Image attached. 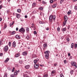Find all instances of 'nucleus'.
<instances>
[{
	"instance_id": "de8ad7c7",
	"label": "nucleus",
	"mask_w": 77,
	"mask_h": 77,
	"mask_svg": "<svg viewBox=\"0 0 77 77\" xmlns=\"http://www.w3.org/2000/svg\"><path fill=\"white\" fill-rule=\"evenodd\" d=\"M75 48H77V44H75Z\"/></svg>"
},
{
	"instance_id": "0eeeda50",
	"label": "nucleus",
	"mask_w": 77,
	"mask_h": 77,
	"mask_svg": "<svg viewBox=\"0 0 77 77\" xmlns=\"http://www.w3.org/2000/svg\"><path fill=\"white\" fill-rule=\"evenodd\" d=\"M12 46L13 47H16V42L14 41L12 43Z\"/></svg>"
},
{
	"instance_id": "b1692460",
	"label": "nucleus",
	"mask_w": 77,
	"mask_h": 77,
	"mask_svg": "<svg viewBox=\"0 0 77 77\" xmlns=\"http://www.w3.org/2000/svg\"><path fill=\"white\" fill-rule=\"evenodd\" d=\"M10 33L11 34V35H14L15 33V31H12L11 32H10Z\"/></svg>"
},
{
	"instance_id": "a211bd4d",
	"label": "nucleus",
	"mask_w": 77,
	"mask_h": 77,
	"mask_svg": "<svg viewBox=\"0 0 77 77\" xmlns=\"http://www.w3.org/2000/svg\"><path fill=\"white\" fill-rule=\"evenodd\" d=\"M43 47L45 48L47 47V44L46 43H45L43 45Z\"/></svg>"
},
{
	"instance_id": "c9c22d12",
	"label": "nucleus",
	"mask_w": 77,
	"mask_h": 77,
	"mask_svg": "<svg viewBox=\"0 0 77 77\" xmlns=\"http://www.w3.org/2000/svg\"><path fill=\"white\" fill-rule=\"evenodd\" d=\"M60 77H64V76L62 74H60Z\"/></svg>"
},
{
	"instance_id": "412c9836",
	"label": "nucleus",
	"mask_w": 77,
	"mask_h": 77,
	"mask_svg": "<svg viewBox=\"0 0 77 77\" xmlns=\"http://www.w3.org/2000/svg\"><path fill=\"white\" fill-rule=\"evenodd\" d=\"M66 21H64L63 24V26H65L66 25Z\"/></svg>"
},
{
	"instance_id": "ddd939ff",
	"label": "nucleus",
	"mask_w": 77,
	"mask_h": 77,
	"mask_svg": "<svg viewBox=\"0 0 77 77\" xmlns=\"http://www.w3.org/2000/svg\"><path fill=\"white\" fill-rule=\"evenodd\" d=\"M66 29L65 28H63L61 29V30L62 32H65L66 30Z\"/></svg>"
},
{
	"instance_id": "9d476101",
	"label": "nucleus",
	"mask_w": 77,
	"mask_h": 77,
	"mask_svg": "<svg viewBox=\"0 0 77 77\" xmlns=\"http://www.w3.org/2000/svg\"><path fill=\"white\" fill-rule=\"evenodd\" d=\"M38 67H39V65L38 64H35L34 65V68H38Z\"/></svg>"
},
{
	"instance_id": "6e6552de",
	"label": "nucleus",
	"mask_w": 77,
	"mask_h": 77,
	"mask_svg": "<svg viewBox=\"0 0 77 77\" xmlns=\"http://www.w3.org/2000/svg\"><path fill=\"white\" fill-rule=\"evenodd\" d=\"M49 57V54H45V57L46 59H48Z\"/></svg>"
},
{
	"instance_id": "bb28decb",
	"label": "nucleus",
	"mask_w": 77,
	"mask_h": 77,
	"mask_svg": "<svg viewBox=\"0 0 77 77\" xmlns=\"http://www.w3.org/2000/svg\"><path fill=\"white\" fill-rule=\"evenodd\" d=\"M26 30L27 32H29V28L28 27H27L26 29Z\"/></svg>"
},
{
	"instance_id": "69168bd1",
	"label": "nucleus",
	"mask_w": 77,
	"mask_h": 77,
	"mask_svg": "<svg viewBox=\"0 0 77 77\" xmlns=\"http://www.w3.org/2000/svg\"><path fill=\"white\" fill-rule=\"evenodd\" d=\"M47 30H49V28H48L46 29Z\"/></svg>"
},
{
	"instance_id": "bf43d9fd",
	"label": "nucleus",
	"mask_w": 77,
	"mask_h": 77,
	"mask_svg": "<svg viewBox=\"0 0 77 77\" xmlns=\"http://www.w3.org/2000/svg\"><path fill=\"white\" fill-rule=\"evenodd\" d=\"M25 18H27V16L26 15H25Z\"/></svg>"
},
{
	"instance_id": "5701e85b",
	"label": "nucleus",
	"mask_w": 77,
	"mask_h": 77,
	"mask_svg": "<svg viewBox=\"0 0 77 77\" xmlns=\"http://www.w3.org/2000/svg\"><path fill=\"white\" fill-rule=\"evenodd\" d=\"M36 3H34L32 5V7H35V6H36Z\"/></svg>"
},
{
	"instance_id": "79ce46f5",
	"label": "nucleus",
	"mask_w": 77,
	"mask_h": 77,
	"mask_svg": "<svg viewBox=\"0 0 77 77\" xmlns=\"http://www.w3.org/2000/svg\"><path fill=\"white\" fill-rule=\"evenodd\" d=\"M48 76V75L46 74L43 76V77H47Z\"/></svg>"
},
{
	"instance_id": "473e14b6",
	"label": "nucleus",
	"mask_w": 77,
	"mask_h": 77,
	"mask_svg": "<svg viewBox=\"0 0 77 77\" xmlns=\"http://www.w3.org/2000/svg\"><path fill=\"white\" fill-rule=\"evenodd\" d=\"M11 77H15V76H14V74H12L11 75Z\"/></svg>"
},
{
	"instance_id": "f3484780",
	"label": "nucleus",
	"mask_w": 77,
	"mask_h": 77,
	"mask_svg": "<svg viewBox=\"0 0 77 77\" xmlns=\"http://www.w3.org/2000/svg\"><path fill=\"white\" fill-rule=\"evenodd\" d=\"M9 60V59L8 58H7L6 60L5 61V63H7L8 61Z\"/></svg>"
},
{
	"instance_id": "c03bdc74",
	"label": "nucleus",
	"mask_w": 77,
	"mask_h": 77,
	"mask_svg": "<svg viewBox=\"0 0 77 77\" xmlns=\"http://www.w3.org/2000/svg\"><path fill=\"white\" fill-rule=\"evenodd\" d=\"M75 10H76V11H77V6H76L75 7Z\"/></svg>"
},
{
	"instance_id": "a18cd8bd",
	"label": "nucleus",
	"mask_w": 77,
	"mask_h": 77,
	"mask_svg": "<svg viewBox=\"0 0 77 77\" xmlns=\"http://www.w3.org/2000/svg\"><path fill=\"white\" fill-rule=\"evenodd\" d=\"M57 63H54V65L55 66H57Z\"/></svg>"
},
{
	"instance_id": "4468645a",
	"label": "nucleus",
	"mask_w": 77,
	"mask_h": 77,
	"mask_svg": "<svg viewBox=\"0 0 77 77\" xmlns=\"http://www.w3.org/2000/svg\"><path fill=\"white\" fill-rule=\"evenodd\" d=\"M49 53H50V51H47L45 52V54H49Z\"/></svg>"
},
{
	"instance_id": "4c0bfd02",
	"label": "nucleus",
	"mask_w": 77,
	"mask_h": 77,
	"mask_svg": "<svg viewBox=\"0 0 77 77\" xmlns=\"http://www.w3.org/2000/svg\"><path fill=\"white\" fill-rule=\"evenodd\" d=\"M70 13H71V11H70V12L68 11V12H67L68 15H69Z\"/></svg>"
},
{
	"instance_id": "423d86ee",
	"label": "nucleus",
	"mask_w": 77,
	"mask_h": 77,
	"mask_svg": "<svg viewBox=\"0 0 77 77\" xmlns=\"http://www.w3.org/2000/svg\"><path fill=\"white\" fill-rule=\"evenodd\" d=\"M39 60L38 59H36L35 60H34V62L35 65H36V63L37 62H38V61H39Z\"/></svg>"
},
{
	"instance_id": "0e129e2a",
	"label": "nucleus",
	"mask_w": 77,
	"mask_h": 77,
	"mask_svg": "<svg viewBox=\"0 0 77 77\" xmlns=\"http://www.w3.org/2000/svg\"><path fill=\"white\" fill-rule=\"evenodd\" d=\"M6 0H7L8 2H9L11 1V0H5V1H6Z\"/></svg>"
},
{
	"instance_id": "8fccbe9b",
	"label": "nucleus",
	"mask_w": 77,
	"mask_h": 77,
	"mask_svg": "<svg viewBox=\"0 0 77 77\" xmlns=\"http://www.w3.org/2000/svg\"><path fill=\"white\" fill-rule=\"evenodd\" d=\"M53 1V0H51L50 1V2L51 3H52Z\"/></svg>"
},
{
	"instance_id": "f03ea898",
	"label": "nucleus",
	"mask_w": 77,
	"mask_h": 77,
	"mask_svg": "<svg viewBox=\"0 0 77 77\" xmlns=\"http://www.w3.org/2000/svg\"><path fill=\"white\" fill-rule=\"evenodd\" d=\"M19 32L20 33H24L25 32V29L23 27H21L19 30Z\"/></svg>"
},
{
	"instance_id": "aec40b11",
	"label": "nucleus",
	"mask_w": 77,
	"mask_h": 77,
	"mask_svg": "<svg viewBox=\"0 0 77 77\" xmlns=\"http://www.w3.org/2000/svg\"><path fill=\"white\" fill-rule=\"evenodd\" d=\"M14 21H13L12 23H10L9 24V26L10 27H11V26H12L13 25V24H14Z\"/></svg>"
},
{
	"instance_id": "72a5a7b5",
	"label": "nucleus",
	"mask_w": 77,
	"mask_h": 77,
	"mask_svg": "<svg viewBox=\"0 0 77 77\" xmlns=\"http://www.w3.org/2000/svg\"><path fill=\"white\" fill-rule=\"evenodd\" d=\"M66 41L67 42H69V38H66Z\"/></svg>"
},
{
	"instance_id": "13d9d810",
	"label": "nucleus",
	"mask_w": 77,
	"mask_h": 77,
	"mask_svg": "<svg viewBox=\"0 0 77 77\" xmlns=\"http://www.w3.org/2000/svg\"><path fill=\"white\" fill-rule=\"evenodd\" d=\"M9 12V10H7V14H8V12Z\"/></svg>"
},
{
	"instance_id": "864d4df0",
	"label": "nucleus",
	"mask_w": 77,
	"mask_h": 77,
	"mask_svg": "<svg viewBox=\"0 0 77 77\" xmlns=\"http://www.w3.org/2000/svg\"><path fill=\"white\" fill-rule=\"evenodd\" d=\"M63 38H64V37H63V36H62L61 37V39H63Z\"/></svg>"
},
{
	"instance_id": "f704fd0d",
	"label": "nucleus",
	"mask_w": 77,
	"mask_h": 77,
	"mask_svg": "<svg viewBox=\"0 0 77 77\" xmlns=\"http://www.w3.org/2000/svg\"><path fill=\"white\" fill-rule=\"evenodd\" d=\"M8 45L9 47H11V42H9L8 43Z\"/></svg>"
},
{
	"instance_id": "49530a36",
	"label": "nucleus",
	"mask_w": 77,
	"mask_h": 77,
	"mask_svg": "<svg viewBox=\"0 0 77 77\" xmlns=\"http://www.w3.org/2000/svg\"><path fill=\"white\" fill-rule=\"evenodd\" d=\"M36 33H37L36 32V31H35L34 32V34L35 35H36Z\"/></svg>"
},
{
	"instance_id": "3c124183",
	"label": "nucleus",
	"mask_w": 77,
	"mask_h": 77,
	"mask_svg": "<svg viewBox=\"0 0 77 77\" xmlns=\"http://www.w3.org/2000/svg\"><path fill=\"white\" fill-rule=\"evenodd\" d=\"M42 3L43 4H45V3H46V2H45L44 1H43Z\"/></svg>"
},
{
	"instance_id": "680f3d73",
	"label": "nucleus",
	"mask_w": 77,
	"mask_h": 77,
	"mask_svg": "<svg viewBox=\"0 0 77 77\" xmlns=\"http://www.w3.org/2000/svg\"><path fill=\"white\" fill-rule=\"evenodd\" d=\"M20 72V70H18V71H17V72L18 74V73H19V72Z\"/></svg>"
},
{
	"instance_id": "20e7f679",
	"label": "nucleus",
	"mask_w": 77,
	"mask_h": 77,
	"mask_svg": "<svg viewBox=\"0 0 77 77\" xmlns=\"http://www.w3.org/2000/svg\"><path fill=\"white\" fill-rule=\"evenodd\" d=\"M72 66H75L76 68H77V66L76 65V63L74 61L72 62L71 63Z\"/></svg>"
},
{
	"instance_id": "e433bc0d",
	"label": "nucleus",
	"mask_w": 77,
	"mask_h": 77,
	"mask_svg": "<svg viewBox=\"0 0 77 77\" xmlns=\"http://www.w3.org/2000/svg\"><path fill=\"white\" fill-rule=\"evenodd\" d=\"M57 30L58 32H59V31H60V28H59V27H58L57 28Z\"/></svg>"
},
{
	"instance_id": "39448f33",
	"label": "nucleus",
	"mask_w": 77,
	"mask_h": 77,
	"mask_svg": "<svg viewBox=\"0 0 77 77\" xmlns=\"http://www.w3.org/2000/svg\"><path fill=\"white\" fill-rule=\"evenodd\" d=\"M16 16L17 18H20L21 17V15L19 14H16Z\"/></svg>"
},
{
	"instance_id": "09e8293b",
	"label": "nucleus",
	"mask_w": 77,
	"mask_h": 77,
	"mask_svg": "<svg viewBox=\"0 0 77 77\" xmlns=\"http://www.w3.org/2000/svg\"><path fill=\"white\" fill-rule=\"evenodd\" d=\"M6 27H7L6 25H5V27H4V28H3V29H6Z\"/></svg>"
},
{
	"instance_id": "ea45409f",
	"label": "nucleus",
	"mask_w": 77,
	"mask_h": 77,
	"mask_svg": "<svg viewBox=\"0 0 77 77\" xmlns=\"http://www.w3.org/2000/svg\"><path fill=\"white\" fill-rule=\"evenodd\" d=\"M63 61H64V63H65V64L66 63V60H64Z\"/></svg>"
},
{
	"instance_id": "338daca9",
	"label": "nucleus",
	"mask_w": 77,
	"mask_h": 77,
	"mask_svg": "<svg viewBox=\"0 0 77 77\" xmlns=\"http://www.w3.org/2000/svg\"><path fill=\"white\" fill-rule=\"evenodd\" d=\"M2 20V18H0V22Z\"/></svg>"
},
{
	"instance_id": "c85d7f7f",
	"label": "nucleus",
	"mask_w": 77,
	"mask_h": 77,
	"mask_svg": "<svg viewBox=\"0 0 77 77\" xmlns=\"http://www.w3.org/2000/svg\"><path fill=\"white\" fill-rule=\"evenodd\" d=\"M3 45V43H2V40H1L0 41V45Z\"/></svg>"
},
{
	"instance_id": "2eb2a0df",
	"label": "nucleus",
	"mask_w": 77,
	"mask_h": 77,
	"mask_svg": "<svg viewBox=\"0 0 77 77\" xmlns=\"http://www.w3.org/2000/svg\"><path fill=\"white\" fill-rule=\"evenodd\" d=\"M14 74L15 75H17V74H18V73L17 72V70H15V72L14 73Z\"/></svg>"
},
{
	"instance_id": "393cba45",
	"label": "nucleus",
	"mask_w": 77,
	"mask_h": 77,
	"mask_svg": "<svg viewBox=\"0 0 77 77\" xmlns=\"http://www.w3.org/2000/svg\"><path fill=\"white\" fill-rule=\"evenodd\" d=\"M30 38V35H27L26 36V38L27 39H29V38Z\"/></svg>"
},
{
	"instance_id": "603ef678",
	"label": "nucleus",
	"mask_w": 77,
	"mask_h": 77,
	"mask_svg": "<svg viewBox=\"0 0 77 77\" xmlns=\"http://www.w3.org/2000/svg\"><path fill=\"white\" fill-rule=\"evenodd\" d=\"M39 23H40V24H43V23H42L41 21H40L39 22Z\"/></svg>"
},
{
	"instance_id": "6ab92c4d",
	"label": "nucleus",
	"mask_w": 77,
	"mask_h": 77,
	"mask_svg": "<svg viewBox=\"0 0 77 77\" xmlns=\"http://www.w3.org/2000/svg\"><path fill=\"white\" fill-rule=\"evenodd\" d=\"M74 44L73 43H72L71 45V48H74Z\"/></svg>"
},
{
	"instance_id": "7c9ffc66",
	"label": "nucleus",
	"mask_w": 77,
	"mask_h": 77,
	"mask_svg": "<svg viewBox=\"0 0 77 77\" xmlns=\"http://www.w3.org/2000/svg\"><path fill=\"white\" fill-rule=\"evenodd\" d=\"M17 11L19 13H20V12H21V10H20V9H18L17 10Z\"/></svg>"
},
{
	"instance_id": "1a4fd4ad",
	"label": "nucleus",
	"mask_w": 77,
	"mask_h": 77,
	"mask_svg": "<svg viewBox=\"0 0 77 77\" xmlns=\"http://www.w3.org/2000/svg\"><path fill=\"white\" fill-rule=\"evenodd\" d=\"M22 54L23 56H26V55H27V52L24 51V52H23Z\"/></svg>"
},
{
	"instance_id": "6e6d98bb",
	"label": "nucleus",
	"mask_w": 77,
	"mask_h": 77,
	"mask_svg": "<svg viewBox=\"0 0 77 77\" xmlns=\"http://www.w3.org/2000/svg\"><path fill=\"white\" fill-rule=\"evenodd\" d=\"M2 7H3V6H2V5L0 6V9H1L2 8Z\"/></svg>"
},
{
	"instance_id": "c756f323",
	"label": "nucleus",
	"mask_w": 77,
	"mask_h": 77,
	"mask_svg": "<svg viewBox=\"0 0 77 77\" xmlns=\"http://www.w3.org/2000/svg\"><path fill=\"white\" fill-rule=\"evenodd\" d=\"M39 10H41V11H42V10H43V8H42L41 7H40L39 8Z\"/></svg>"
},
{
	"instance_id": "f257e3e1",
	"label": "nucleus",
	"mask_w": 77,
	"mask_h": 77,
	"mask_svg": "<svg viewBox=\"0 0 77 77\" xmlns=\"http://www.w3.org/2000/svg\"><path fill=\"white\" fill-rule=\"evenodd\" d=\"M55 19L56 16L55 15H51L49 17V20L50 22H53V20L55 21Z\"/></svg>"
},
{
	"instance_id": "5fc2aeb1",
	"label": "nucleus",
	"mask_w": 77,
	"mask_h": 77,
	"mask_svg": "<svg viewBox=\"0 0 77 77\" xmlns=\"http://www.w3.org/2000/svg\"><path fill=\"white\" fill-rule=\"evenodd\" d=\"M3 53H1L0 54V56H2Z\"/></svg>"
},
{
	"instance_id": "7ed1b4c3",
	"label": "nucleus",
	"mask_w": 77,
	"mask_h": 77,
	"mask_svg": "<svg viewBox=\"0 0 77 77\" xmlns=\"http://www.w3.org/2000/svg\"><path fill=\"white\" fill-rule=\"evenodd\" d=\"M8 49H9V48H8V46L7 45L5 46L3 48L4 51L5 52H6V51H8Z\"/></svg>"
},
{
	"instance_id": "9b49d317",
	"label": "nucleus",
	"mask_w": 77,
	"mask_h": 77,
	"mask_svg": "<svg viewBox=\"0 0 77 77\" xmlns=\"http://www.w3.org/2000/svg\"><path fill=\"white\" fill-rule=\"evenodd\" d=\"M64 20L65 21H67V20H68V17L66 16H64Z\"/></svg>"
},
{
	"instance_id": "dca6fc26",
	"label": "nucleus",
	"mask_w": 77,
	"mask_h": 77,
	"mask_svg": "<svg viewBox=\"0 0 77 77\" xmlns=\"http://www.w3.org/2000/svg\"><path fill=\"white\" fill-rule=\"evenodd\" d=\"M57 6V4L56 3L53 5H52V8H56V6Z\"/></svg>"
},
{
	"instance_id": "37998d69",
	"label": "nucleus",
	"mask_w": 77,
	"mask_h": 77,
	"mask_svg": "<svg viewBox=\"0 0 77 77\" xmlns=\"http://www.w3.org/2000/svg\"><path fill=\"white\" fill-rule=\"evenodd\" d=\"M70 73L71 74H73V70H72L70 71Z\"/></svg>"
},
{
	"instance_id": "a19ab883",
	"label": "nucleus",
	"mask_w": 77,
	"mask_h": 77,
	"mask_svg": "<svg viewBox=\"0 0 77 77\" xmlns=\"http://www.w3.org/2000/svg\"><path fill=\"white\" fill-rule=\"evenodd\" d=\"M7 74H5L4 76V77H7Z\"/></svg>"
},
{
	"instance_id": "774afa93",
	"label": "nucleus",
	"mask_w": 77,
	"mask_h": 77,
	"mask_svg": "<svg viewBox=\"0 0 77 77\" xmlns=\"http://www.w3.org/2000/svg\"><path fill=\"white\" fill-rule=\"evenodd\" d=\"M14 70L13 69H12V72H14Z\"/></svg>"
},
{
	"instance_id": "4d7b16f0",
	"label": "nucleus",
	"mask_w": 77,
	"mask_h": 77,
	"mask_svg": "<svg viewBox=\"0 0 77 77\" xmlns=\"http://www.w3.org/2000/svg\"><path fill=\"white\" fill-rule=\"evenodd\" d=\"M16 31H18V27L16 28Z\"/></svg>"
},
{
	"instance_id": "f8f14e48",
	"label": "nucleus",
	"mask_w": 77,
	"mask_h": 77,
	"mask_svg": "<svg viewBox=\"0 0 77 77\" xmlns=\"http://www.w3.org/2000/svg\"><path fill=\"white\" fill-rule=\"evenodd\" d=\"M25 68L26 69H28L29 68H30V65H27L25 67Z\"/></svg>"
},
{
	"instance_id": "58836bf2",
	"label": "nucleus",
	"mask_w": 77,
	"mask_h": 77,
	"mask_svg": "<svg viewBox=\"0 0 77 77\" xmlns=\"http://www.w3.org/2000/svg\"><path fill=\"white\" fill-rule=\"evenodd\" d=\"M40 15H44V14L41 13L40 14Z\"/></svg>"
},
{
	"instance_id": "4be33fe9",
	"label": "nucleus",
	"mask_w": 77,
	"mask_h": 77,
	"mask_svg": "<svg viewBox=\"0 0 77 77\" xmlns=\"http://www.w3.org/2000/svg\"><path fill=\"white\" fill-rule=\"evenodd\" d=\"M55 73H56V71L55 70H54L53 71L51 72V74L52 75V74H55Z\"/></svg>"
},
{
	"instance_id": "2f4dec72",
	"label": "nucleus",
	"mask_w": 77,
	"mask_h": 77,
	"mask_svg": "<svg viewBox=\"0 0 77 77\" xmlns=\"http://www.w3.org/2000/svg\"><path fill=\"white\" fill-rule=\"evenodd\" d=\"M18 56H19V54H16L15 57H18Z\"/></svg>"
},
{
	"instance_id": "052dcab7",
	"label": "nucleus",
	"mask_w": 77,
	"mask_h": 77,
	"mask_svg": "<svg viewBox=\"0 0 77 77\" xmlns=\"http://www.w3.org/2000/svg\"><path fill=\"white\" fill-rule=\"evenodd\" d=\"M19 63H22V62H21V61L20 60L19 61Z\"/></svg>"
},
{
	"instance_id": "cd10ccee",
	"label": "nucleus",
	"mask_w": 77,
	"mask_h": 77,
	"mask_svg": "<svg viewBox=\"0 0 77 77\" xmlns=\"http://www.w3.org/2000/svg\"><path fill=\"white\" fill-rule=\"evenodd\" d=\"M64 1V0H61L60 2V4H62V3H63Z\"/></svg>"
},
{
	"instance_id": "e2e57ef3",
	"label": "nucleus",
	"mask_w": 77,
	"mask_h": 77,
	"mask_svg": "<svg viewBox=\"0 0 77 77\" xmlns=\"http://www.w3.org/2000/svg\"><path fill=\"white\" fill-rule=\"evenodd\" d=\"M71 55V54H70V53H68V56H70V55Z\"/></svg>"
},
{
	"instance_id": "a878e982",
	"label": "nucleus",
	"mask_w": 77,
	"mask_h": 77,
	"mask_svg": "<svg viewBox=\"0 0 77 77\" xmlns=\"http://www.w3.org/2000/svg\"><path fill=\"white\" fill-rule=\"evenodd\" d=\"M16 38L17 39H19L20 38V36L18 35H16L15 36Z\"/></svg>"
}]
</instances>
